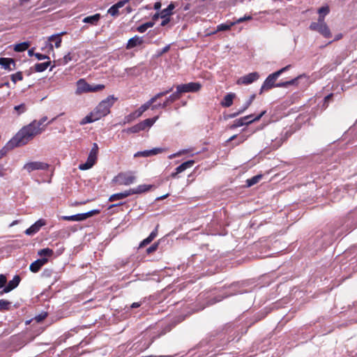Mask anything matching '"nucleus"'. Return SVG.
<instances>
[{"label":"nucleus","mask_w":357,"mask_h":357,"mask_svg":"<svg viewBox=\"0 0 357 357\" xmlns=\"http://www.w3.org/2000/svg\"><path fill=\"white\" fill-rule=\"evenodd\" d=\"M158 245H159L158 242L154 243L153 245H151L149 248H147L146 252L148 254H150V253L155 252L158 249Z\"/></svg>","instance_id":"864d4df0"},{"label":"nucleus","mask_w":357,"mask_h":357,"mask_svg":"<svg viewBox=\"0 0 357 357\" xmlns=\"http://www.w3.org/2000/svg\"><path fill=\"white\" fill-rule=\"evenodd\" d=\"M77 93L91 92V84L84 79H80L77 82Z\"/></svg>","instance_id":"2eb2a0df"},{"label":"nucleus","mask_w":357,"mask_h":357,"mask_svg":"<svg viewBox=\"0 0 357 357\" xmlns=\"http://www.w3.org/2000/svg\"><path fill=\"white\" fill-rule=\"evenodd\" d=\"M261 178H262L261 175H257V176L252 177L250 179H248L247 180L248 186L250 187V186L257 183L261 180Z\"/></svg>","instance_id":"e433bc0d"},{"label":"nucleus","mask_w":357,"mask_h":357,"mask_svg":"<svg viewBox=\"0 0 357 357\" xmlns=\"http://www.w3.org/2000/svg\"><path fill=\"white\" fill-rule=\"evenodd\" d=\"M61 218L64 220L77 221V222H79V221H82V220H85L84 213H78V214L73 215H65V216H62Z\"/></svg>","instance_id":"393cba45"},{"label":"nucleus","mask_w":357,"mask_h":357,"mask_svg":"<svg viewBox=\"0 0 357 357\" xmlns=\"http://www.w3.org/2000/svg\"><path fill=\"white\" fill-rule=\"evenodd\" d=\"M29 46H30L29 42H28V41L23 42V43L15 45V46L14 47V50L17 52H24L26 50H27Z\"/></svg>","instance_id":"2f4dec72"},{"label":"nucleus","mask_w":357,"mask_h":357,"mask_svg":"<svg viewBox=\"0 0 357 357\" xmlns=\"http://www.w3.org/2000/svg\"><path fill=\"white\" fill-rule=\"evenodd\" d=\"M202 85L198 82H189L187 84H178L176 86V89L182 95L185 93L197 92L200 90Z\"/></svg>","instance_id":"0eeeda50"},{"label":"nucleus","mask_w":357,"mask_h":357,"mask_svg":"<svg viewBox=\"0 0 357 357\" xmlns=\"http://www.w3.org/2000/svg\"><path fill=\"white\" fill-rule=\"evenodd\" d=\"M12 82L15 84L17 81H22L23 79L22 73L19 71L15 74L10 75Z\"/></svg>","instance_id":"4c0bfd02"},{"label":"nucleus","mask_w":357,"mask_h":357,"mask_svg":"<svg viewBox=\"0 0 357 357\" xmlns=\"http://www.w3.org/2000/svg\"><path fill=\"white\" fill-rule=\"evenodd\" d=\"M99 213H100V210H98V209H94V210L88 211L86 213H84V218L86 220L88 218H90L94 215L98 214Z\"/></svg>","instance_id":"09e8293b"},{"label":"nucleus","mask_w":357,"mask_h":357,"mask_svg":"<svg viewBox=\"0 0 357 357\" xmlns=\"http://www.w3.org/2000/svg\"><path fill=\"white\" fill-rule=\"evenodd\" d=\"M301 77V75L300 76H298L297 77L294 78V79H292L290 81H287L286 83H287V86H289V85H293V84H295L297 82V80Z\"/></svg>","instance_id":"052dcab7"},{"label":"nucleus","mask_w":357,"mask_h":357,"mask_svg":"<svg viewBox=\"0 0 357 357\" xmlns=\"http://www.w3.org/2000/svg\"><path fill=\"white\" fill-rule=\"evenodd\" d=\"M143 42H144V40H143L142 37H139L137 36H135L131 38L130 39H129V40L127 43V45H126V48L128 50L132 49L135 47L142 45L143 43Z\"/></svg>","instance_id":"6ab92c4d"},{"label":"nucleus","mask_w":357,"mask_h":357,"mask_svg":"<svg viewBox=\"0 0 357 357\" xmlns=\"http://www.w3.org/2000/svg\"><path fill=\"white\" fill-rule=\"evenodd\" d=\"M142 130H142L139 123L136 124V125H135L134 126H132L131 128H129L127 130V131L128 132H132V133H136V132H138L142 131Z\"/></svg>","instance_id":"37998d69"},{"label":"nucleus","mask_w":357,"mask_h":357,"mask_svg":"<svg viewBox=\"0 0 357 357\" xmlns=\"http://www.w3.org/2000/svg\"><path fill=\"white\" fill-rule=\"evenodd\" d=\"M158 119V116H155L153 118L146 119L141 121L139 123L141 125L142 130H144L146 128L151 127L154 124V123L157 121Z\"/></svg>","instance_id":"bb28decb"},{"label":"nucleus","mask_w":357,"mask_h":357,"mask_svg":"<svg viewBox=\"0 0 357 357\" xmlns=\"http://www.w3.org/2000/svg\"><path fill=\"white\" fill-rule=\"evenodd\" d=\"M96 121H98V119L94 115L93 112H91L89 115L86 116L84 119H82V121L80 122V124L84 125L86 123L94 122Z\"/></svg>","instance_id":"7c9ffc66"},{"label":"nucleus","mask_w":357,"mask_h":357,"mask_svg":"<svg viewBox=\"0 0 357 357\" xmlns=\"http://www.w3.org/2000/svg\"><path fill=\"white\" fill-rule=\"evenodd\" d=\"M10 291H12L11 288L9 286L6 285L4 287L3 290L1 291H0V295L3 294L4 293H8Z\"/></svg>","instance_id":"338daca9"},{"label":"nucleus","mask_w":357,"mask_h":357,"mask_svg":"<svg viewBox=\"0 0 357 357\" xmlns=\"http://www.w3.org/2000/svg\"><path fill=\"white\" fill-rule=\"evenodd\" d=\"M159 225H158L155 229L150 234V235L144 239L139 244V248L144 247L145 245L149 244L158 235V229Z\"/></svg>","instance_id":"412c9836"},{"label":"nucleus","mask_w":357,"mask_h":357,"mask_svg":"<svg viewBox=\"0 0 357 357\" xmlns=\"http://www.w3.org/2000/svg\"><path fill=\"white\" fill-rule=\"evenodd\" d=\"M98 153V146L96 143H93L88 157L96 161Z\"/></svg>","instance_id":"473e14b6"},{"label":"nucleus","mask_w":357,"mask_h":357,"mask_svg":"<svg viewBox=\"0 0 357 357\" xmlns=\"http://www.w3.org/2000/svg\"><path fill=\"white\" fill-rule=\"evenodd\" d=\"M6 277L3 275V274H1L0 275V288L4 287V285L6 284Z\"/></svg>","instance_id":"bf43d9fd"},{"label":"nucleus","mask_w":357,"mask_h":357,"mask_svg":"<svg viewBox=\"0 0 357 357\" xmlns=\"http://www.w3.org/2000/svg\"><path fill=\"white\" fill-rule=\"evenodd\" d=\"M149 157L150 156V150H146L144 151H138L135 155L134 157Z\"/></svg>","instance_id":"8fccbe9b"},{"label":"nucleus","mask_w":357,"mask_h":357,"mask_svg":"<svg viewBox=\"0 0 357 357\" xmlns=\"http://www.w3.org/2000/svg\"><path fill=\"white\" fill-rule=\"evenodd\" d=\"M115 179L120 185H129L135 183L136 177L132 172L120 173L116 176Z\"/></svg>","instance_id":"1a4fd4ad"},{"label":"nucleus","mask_w":357,"mask_h":357,"mask_svg":"<svg viewBox=\"0 0 357 357\" xmlns=\"http://www.w3.org/2000/svg\"><path fill=\"white\" fill-rule=\"evenodd\" d=\"M165 151V149H162V148H153L150 150V156L162 153Z\"/></svg>","instance_id":"3c124183"},{"label":"nucleus","mask_w":357,"mask_h":357,"mask_svg":"<svg viewBox=\"0 0 357 357\" xmlns=\"http://www.w3.org/2000/svg\"><path fill=\"white\" fill-rule=\"evenodd\" d=\"M162 21L161 22L162 26H165L170 22V18L168 17H165L164 18H162Z\"/></svg>","instance_id":"69168bd1"},{"label":"nucleus","mask_w":357,"mask_h":357,"mask_svg":"<svg viewBox=\"0 0 357 357\" xmlns=\"http://www.w3.org/2000/svg\"><path fill=\"white\" fill-rule=\"evenodd\" d=\"M47 120V116H43L42 119H40L38 121H37V126H38L39 128H44L45 126H43L44 123Z\"/></svg>","instance_id":"4d7b16f0"},{"label":"nucleus","mask_w":357,"mask_h":357,"mask_svg":"<svg viewBox=\"0 0 357 357\" xmlns=\"http://www.w3.org/2000/svg\"><path fill=\"white\" fill-rule=\"evenodd\" d=\"M236 97L235 93H227L223 98L222 101L220 102V105L225 107H229L233 104V100Z\"/></svg>","instance_id":"4be33fe9"},{"label":"nucleus","mask_w":357,"mask_h":357,"mask_svg":"<svg viewBox=\"0 0 357 357\" xmlns=\"http://www.w3.org/2000/svg\"><path fill=\"white\" fill-rule=\"evenodd\" d=\"M71 60H72V56L70 55V53H68L66 55H65L62 59H61L58 61L59 65L64 66V65L67 64L69 61H70Z\"/></svg>","instance_id":"ea45409f"},{"label":"nucleus","mask_w":357,"mask_h":357,"mask_svg":"<svg viewBox=\"0 0 357 357\" xmlns=\"http://www.w3.org/2000/svg\"><path fill=\"white\" fill-rule=\"evenodd\" d=\"M252 17L251 15H245L244 17H240L238 18V20H236V21L233 22L234 23H235V24H239V23H241V22H243L246 20H252Z\"/></svg>","instance_id":"603ef678"},{"label":"nucleus","mask_w":357,"mask_h":357,"mask_svg":"<svg viewBox=\"0 0 357 357\" xmlns=\"http://www.w3.org/2000/svg\"><path fill=\"white\" fill-rule=\"evenodd\" d=\"M34 56L38 60H45V59H50L49 56L45 54H42L40 53H36L34 54Z\"/></svg>","instance_id":"5fc2aeb1"},{"label":"nucleus","mask_w":357,"mask_h":357,"mask_svg":"<svg viewBox=\"0 0 357 357\" xmlns=\"http://www.w3.org/2000/svg\"><path fill=\"white\" fill-rule=\"evenodd\" d=\"M228 296H229V295L218 296L214 297L213 298L211 299L208 301V305H213L218 302L221 301L223 298H227Z\"/></svg>","instance_id":"a18cd8bd"},{"label":"nucleus","mask_w":357,"mask_h":357,"mask_svg":"<svg viewBox=\"0 0 357 357\" xmlns=\"http://www.w3.org/2000/svg\"><path fill=\"white\" fill-rule=\"evenodd\" d=\"M185 152H186V151H184V150H183V151H180L177 152V153H173V154H172V155H169L168 156V158H169V159H172V158H175V157H176V156H179V155H181L182 153H185Z\"/></svg>","instance_id":"680f3d73"},{"label":"nucleus","mask_w":357,"mask_h":357,"mask_svg":"<svg viewBox=\"0 0 357 357\" xmlns=\"http://www.w3.org/2000/svg\"><path fill=\"white\" fill-rule=\"evenodd\" d=\"M173 86L169 88L168 89L164 91H161V92H159L158 93H156L153 98H155V100H156L157 99L167 95V93H169V92H172L173 91Z\"/></svg>","instance_id":"79ce46f5"},{"label":"nucleus","mask_w":357,"mask_h":357,"mask_svg":"<svg viewBox=\"0 0 357 357\" xmlns=\"http://www.w3.org/2000/svg\"><path fill=\"white\" fill-rule=\"evenodd\" d=\"M101 18V15L99 13L93 15L87 16L82 20L84 23L90 24L91 25H96Z\"/></svg>","instance_id":"5701e85b"},{"label":"nucleus","mask_w":357,"mask_h":357,"mask_svg":"<svg viewBox=\"0 0 357 357\" xmlns=\"http://www.w3.org/2000/svg\"><path fill=\"white\" fill-rule=\"evenodd\" d=\"M174 8H175L174 4L173 3H171L167 6V8H165L162 10H161V12L160 13V17L161 18H164L165 17H169L172 15V13H173L172 11L174 9Z\"/></svg>","instance_id":"a878e982"},{"label":"nucleus","mask_w":357,"mask_h":357,"mask_svg":"<svg viewBox=\"0 0 357 357\" xmlns=\"http://www.w3.org/2000/svg\"><path fill=\"white\" fill-rule=\"evenodd\" d=\"M310 29L319 32L325 38H328L332 36L328 25L324 22V16H319L317 22H312L310 25Z\"/></svg>","instance_id":"20e7f679"},{"label":"nucleus","mask_w":357,"mask_h":357,"mask_svg":"<svg viewBox=\"0 0 357 357\" xmlns=\"http://www.w3.org/2000/svg\"><path fill=\"white\" fill-rule=\"evenodd\" d=\"M0 66L8 71H12L16 69V63L12 58H0Z\"/></svg>","instance_id":"f8f14e48"},{"label":"nucleus","mask_w":357,"mask_h":357,"mask_svg":"<svg viewBox=\"0 0 357 357\" xmlns=\"http://www.w3.org/2000/svg\"><path fill=\"white\" fill-rule=\"evenodd\" d=\"M47 261L48 259L45 257L38 259L31 264L29 269L33 273H37Z\"/></svg>","instance_id":"dca6fc26"},{"label":"nucleus","mask_w":357,"mask_h":357,"mask_svg":"<svg viewBox=\"0 0 357 357\" xmlns=\"http://www.w3.org/2000/svg\"><path fill=\"white\" fill-rule=\"evenodd\" d=\"M171 102L167 100V98L165 99V100L162 104H159V107H161V108H166L167 106L170 105Z\"/></svg>","instance_id":"e2e57ef3"},{"label":"nucleus","mask_w":357,"mask_h":357,"mask_svg":"<svg viewBox=\"0 0 357 357\" xmlns=\"http://www.w3.org/2000/svg\"><path fill=\"white\" fill-rule=\"evenodd\" d=\"M49 167L47 163L40 161H29L26 162L23 166V169L28 173H31L36 170H46Z\"/></svg>","instance_id":"423d86ee"},{"label":"nucleus","mask_w":357,"mask_h":357,"mask_svg":"<svg viewBox=\"0 0 357 357\" xmlns=\"http://www.w3.org/2000/svg\"><path fill=\"white\" fill-rule=\"evenodd\" d=\"M330 9L328 6H322L319 8L318 13L319 16H324V17L329 13Z\"/></svg>","instance_id":"c03bdc74"},{"label":"nucleus","mask_w":357,"mask_h":357,"mask_svg":"<svg viewBox=\"0 0 357 357\" xmlns=\"http://www.w3.org/2000/svg\"><path fill=\"white\" fill-rule=\"evenodd\" d=\"M96 162V160L88 157L86 162L80 164L79 165V169L81 170L89 169L91 168L95 165Z\"/></svg>","instance_id":"cd10ccee"},{"label":"nucleus","mask_w":357,"mask_h":357,"mask_svg":"<svg viewBox=\"0 0 357 357\" xmlns=\"http://www.w3.org/2000/svg\"><path fill=\"white\" fill-rule=\"evenodd\" d=\"M181 97V93L178 92V90L176 89L175 92L172 93L169 96H168L167 100H169L171 104H172L176 100L180 99Z\"/></svg>","instance_id":"f704fd0d"},{"label":"nucleus","mask_w":357,"mask_h":357,"mask_svg":"<svg viewBox=\"0 0 357 357\" xmlns=\"http://www.w3.org/2000/svg\"><path fill=\"white\" fill-rule=\"evenodd\" d=\"M12 142L13 138L6 144L5 146H3L0 150V159L5 156L10 150L14 149L15 147L20 146V145L17 144L16 141L10 144Z\"/></svg>","instance_id":"a211bd4d"},{"label":"nucleus","mask_w":357,"mask_h":357,"mask_svg":"<svg viewBox=\"0 0 357 357\" xmlns=\"http://www.w3.org/2000/svg\"><path fill=\"white\" fill-rule=\"evenodd\" d=\"M64 34V32H62L61 33H57V34H54V35H52L51 36H50L48 38V41L52 43H54V45L56 48L59 47L61 46V36ZM49 47H50V50H53V45L52 43H50L49 44Z\"/></svg>","instance_id":"f3484780"},{"label":"nucleus","mask_w":357,"mask_h":357,"mask_svg":"<svg viewBox=\"0 0 357 357\" xmlns=\"http://www.w3.org/2000/svg\"><path fill=\"white\" fill-rule=\"evenodd\" d=\"M243 112H244V110L242 108H241L240 109L238 110V112L233 113V114H230L228 116V117L230 119H232V118H234V117L243 114Z\"/></svg>","instance_id":"13d9d810"},{"label":"nucleus","mask_w":357,"mask_h":357,"mask_svg":"<svg viewBox=\"0 0 357 357\" xmlns=\"http://www.w3.org/2000/svg\"><path fill=\"white\" fill-rule=\"evenodd\" d=\"M20 280H21V279L19 275H15L14 278H13V280L9 281V282L8 283L7 285L9 286L11 288V289L13 290L18 286Z\"/></svg>","instance_id":"72a5a7b5"},{"label":"nucleus","mask_w":357,"mask_h":357,"mask_svg":"<svg viewBox=\"0 0 357 357\" xmlns=\"http://www.w3.org/2000/svg\"><path fill=\"white\" fill-rule=\"evenodd\" d=\"M46 317H47V313L40 314L38 316H36L34 319L36 320V321L37 323H39V322L42 321Z\"/></svg>","instance_id":"6e6d98bb"},{"label":"nucleus","mask_w":357,"mask_h":357,"mask_svg":"<svg viewBox=\"0 0 357 357\" xmlns=\"http://www.w3.org/2000/svg\"><path fill=\"white\" fill-rule=\"evenodd\" d=\"M46 225V221L43 219H40L36 221L33 225L25 230V234L28 236L33 235L37 233L40 228Z\"/></svg>","instance_id":"9b49d317"},{"label":"nucleus","mask_w":357,"mask_h":357,"mask_svg":"<svg viewBox=\"0 0 357 357\" xmlns=\"http://www.w3.org/2000/svg\"><path fill=\"white\" fill-rule=\"evenodd\" d=\"M194 164H195V161L192 160H188V161L182 163L181 165H179L178 167H177L176 168L175 172H173L171 174V176L173 178H175L177 174L184 172L185 169H187L188 168L192 167Z\"/></svg>","instance_id":"4468645a"},{"label":"nucleus","mask_w":357,"mask_h":357,"mask_svg":"<svg viewBox=\"0 0 357 357\" xmlns=\"http://www.w3.org/2000/svg\"><path fill=\"white\" fill-rule=\"evenodd\" d=\"M235 25V23L230 22L229 24H220L217 26V31H227L231 29V26Z\"/></svg>","instance_id":"c9c22d12"},{"label":"nucleus","mask_w":357,"mask_h":357,"mask_svg":"<svg viewBox=\"0 0 357 357\" xmlns=\"http://www.w3.org/2000/svg\"><path fill=\"white\" fill-rule=\"evenodd\" d=\"M255 98V95L253 94L252 95L249 100H248L244 105L243 106L242 109L244 110V112L250 107V105H251V103L252 102V101L254 100V99Z\"/></svg>","instance_id":"49530a36"},{"label":"nucleus","mask_w":357,"mask_h":357,"mask_svg":"<svg viewBox=\"0 0 357 357\" xmlns=\"http://www.w3.org/2000/svg\"><path fill=\"white\" fill-rule=\"evenodd\" d=\"M290 67H291V66L288 65V66L281 68L280 70L269 75L266 77V79H265V81L264 82V83L261 87L260 93H261L264 91H267L273 87H275V84H275V80L278 79V77L282 73H283L284 72L289 70Z\"/></svg>","instance_id":"7ed1b4c3"},{"label":"nucleus","mask_w":357,"mask_h":357,"mask_svg":"<svg viewBox=\"0 0 357 357\" xmlns=\"http://www.w3.org/2000/svg\"><path fill=\"white\" fill-rule=\"evenodd\" d=\"M128 1L129 0L119 1L108 9L107 13L113 17L119 15V9L124 6Z\"/></svg>","instance_id":"ddd939ff"},{"label":"nucleus","mask_w":357,"mask_h":357,"mask_svg":"<svg viewBox=\"0 0 357 357\" xmlns=\"http://www.w3.org/2000/svg\"><path fill=\"white\" fill-rule=\"evenodd\" d=\"M137 30L139 32V33H144L147 29L146 28V26L144 25V24L139 26L137 28Z\"/></svg>","instance_id":"0e129e2a"},{"label":"nucleus","mask_w":357,"mask_h":357,"mask_svg":"<svg viewBox=\"0 0 357 357\" xmlns=\"http://www.w3.org/2000/svg\"><path fill=\"white\" fill-rule=\"evenodd\" d=\"M116 98L114 96H109L102 100L92 111L98 120L107 116L110 112V108L114 104Z\"/></svg>","instance_id":"f03ea898"},{"label":"nucleus","mask_w":357,"mask_h":357,"mask_svg":"<svg viewBox=\"0 0 357 357\" xmlns=\"http://www.w3.org/2000/svg\"><path fill=\"white\" fill-rule=\"evenodd\" d=\"M130 195L129 190H125L124 192L116 193L111 195L109 198V202H114L119 199H123Z\"/></svg>","instance_id":"b1692460"},{"label":"nucleus","mask_w":357,"mask_h":357,"mask_svg":"<svg viewBox=\"0 0 357 357\" xmlns=\"http://www.w3.org/2000/svg\"><path fill=\"white\" fill-rule=\"evenodd\" d=\"M54 252L50 248H44L41 249L38 252V255H39L41 258H47L52 256Z\"/></svg>","instance_id":"c756f323"},{"label":"nucleus","mask_w":357,"mask_h":357,"mask_svg":"<svg viewBox=\"0 0 357 357\" xmlns=\"http://www.w3.org/2000/svg\"><path fill=\"white\" fill-rule=\"evenodd\" d=\"M153 185H139L136 188L129 189L130 195H135V194H141L145 192L149 191L152 188Z\"/></svg>","instance_id":"aec40b11"},{"label":"nucleus","mask_w":357,"mask_h":357,"mask_svg":"<svg viewBox=\"0 0 357 357\" xmlns=\"http://www.w3.org/2000/svg\"><path fill=\"white\" fill-rule=\"evenodd\" d=\"M155 102V100L152 97L149 101L143 104L135 112L129 114L126 118L128 121H130L136 118L139 117L144 112L149 109L151 105Z\"/></svg>","instance_id":"6e6552de"},{"label":"nucleus","mask_w":357,"mask_h":357,"mask_svg":"<svg viewBox=\"0 0 357 357\" xmlns=\"http://www.w3.org/2000/svg\"><path fill=\"white\" fill-rule=\"evenodd\" d=\"M14 109L17 112L18 114H21L26 111V107L24 103L16 105Z\"/></svg>","instance_id":"a19ab883"},{"label":"nucleus","mask_w":357,"mask_h":357,"mask_svg":"<svg viewBox=\"0 0 357 357\" xmlns=\"http://www.w3.org/2000/svg\"><path fill=\"white\" fill-rule=\"evenodd\" d=\"M10 305V302H9L6 300H4V299L0 300V311L8 310Z\"/></svg>","instance_id":"58836bf2"},{"label":"nucleus","mask_w":357,"mask_h":357,"mask_svg":"<svg viewBox=\"0 0 357 357\" xmlns=\"http://www.w3.org/2000/svg\"><path fill=\"white\" fill-rule=\"evenodd\" d=\"M104 89H105V85H103V84L91 85V92H96V91H101Z\"/></svg>","instance_id":"de8ad7c7"},{"label":"nucleus","mask_w":357,"mask_h":357,"mask_svg":"<svg viewBox=\"0 0 357 357\" xmlns=\"http://www.w3.org/2000/svg\"><path fill=\"white\" fill-rule=\"evenodd\" d=\"M259 77V75L257 72L251 73L240 77L237 80L238 84H250L257 80Z\"/></svg>","instance_id":"9d476101"},{"label":"nucleus","mask_w":357,"mask_h":357,"mask_svg":"<svg viewBox=\"0 0 357 357\" xmlns=\"http://www.w3.org/2000/svg\"><path fill=\"white\" fill-rule=\"evenodd\" d=\"M44 130V128H39L37 126V121L34 120L29 125L23 127L16 135L13 137V142L16 141L20 146L27 144L33 137L38 134H40Z\"/></svg>","instance_id":"f257e3e1"},{"label":"nucleus","mask_w":357,"mask_h":357,"mask_svg":"<svg viewBox=\"0 0 357 357\" xmlns=\"http://www.w3.org/2000/svg\"><path fill=\"white\" fill-rule=\"evenodd\" d=\"M266 111L261 112L258 116L253 118V115H248L244 117L238 119L234 121V123L230 126L231 129L236 128L244 125H249L254 121H259L264 114Z\"/></svg>","instance_id":"39448f33"},{"label":"nucleus","mask_w":357,"mask_h":357,"mask_svg":"<svg viewBox=\"0 0 357 357\" xmlns=\"http://www.w3.org/2000/svg\"><path fill=\"white\" fill-rule=\"evenodd\" d=\"M50 61L44 63H38L34 66V69L36 72L41 73L45 71L50 65Z\"/></svg>","instance_id":"c85d7f7f"},{"label":"nucleus","mask_w":357,"mask_h":357,"mask_svg":"<svg viewBox=\"0 0 357 357\" xmlns=\"http://www.w3.org/2000/svg\"><path fill=\"white\" fill-rule=\"evenodd\" d=\"M10 291H12L11 288L9 286L6 285L4 287L3 290L1 291H0V295L3 294L4 293H8Z\"/></svg>","instance_id":"774afa93"}]
</instances>
